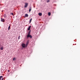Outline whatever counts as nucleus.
Returning <instances> with one entry per match:
<instances>
[{
    "instance_id": "nucleus-8",
    "label": "nucleus",
    "mask_w": 80,
    "mask_h": 80,
    "mask_svg": "<svg viewBox=\"0 0 80 80\" xmlns=\"http://www.w3.org/2000/svg\"><path fill=\"white\" fill-rule=\"evenodd\" d=\"M0 49L1 50H3V47H1V48H0Z\"/></svg>"
},
{
    "instance_id": "nucleus-5",
    "label": "nucleus",
    "mask_w": 80,
    "mask_h": 80,
    "mask_svg": "<svg viewBox=\"0 0 80 80\" xmlns=\"http://www.w3.org/2000/svg\"><path fill=\"white\" fill-rule=\"evenodd\" d=\"M29 43V42L28 41L26 44V47H27V45H28Z\"/></svg>"
},
{
    "instance_id": "nucleus-10",
    "label": "nucleus",
    "mask_w": 80,
    "mask_h": 80,
    "mask_svg": "<svg viewBox=\"0 0 80 80\" xmlns=\"http://www.w3.org/2000/svg\"><path fill=\"white\" fill-rule=\"evenodd\" d=\"M48 14L49 16H50V15H51V13H50V12H48Z\"/></svg>"
},
{
    "instance_id": "nucleus-2",
    "label": "nucleus",
    "mask_w": 80,
    "mask_h": 80,
    "mask_svg": "<svg viewBox=\"0 0 80 80\" xmlns=\"http://www.w3.org/2000/svg\"><path fill=\"white\" fill-rule=\"evenodd\" d=\"M22 45L23 48H25L26 47V45L23 43L22 44Z\"/></svg>"
},
{
    "instance_id": "nucleus-4",
    "label": "nucleus",
    "mask_w": 80,
    "mask_h": 80,
    "mask_svg": "<svg viewBox=\"0 0 80 80\" xmlns=\"http://www.w3.org/2000/svg\"><path fill=\"white\" fill-rule=\"evenodd\" d=\"M27 6H28V3H25V6L24 7L25 8H26L27 7Z\"/></svg>"
},
{
    "instance_id": "nucleus-11",
    "label": "nucleus",
    "mask_w": 80,
    "mask_h": 80,
    "mask_svg": "<svg viewBox=\"0 0 80 80\" xmlns=\"http://www.w3.org/2000/svg\"><path fill=\"white\" fill-rule=\"evenodd\" d=\"M32 18H31V19H30V21L29 22V23H31V22H32Z\"/></svg>"
},
{
    "instance_id": "nucleus-6",
    "label": "nucleus",
    "mask_w": 80,
    "mask_h": 80,
    "mask_svg": "<svg viewBox=\"0 0 80 80\" xmlns=\"http://www.w3.org/2000/svg\"><path fill=\"white\" fill-rule=\"evenodd\" d=\"M30 28H31V26H29V27L28 28V30H30Z\"/></svg>"
},
{
    "instance_id": "nucleus-19",
    "label": "nucleus",
    "mask_w": 80,
    "mask_h": 80,
    "mask_svg": "<svg viewBox=\"0 0 80 80\" xmlns=\"http://www.w3.org/2000/svg\"><path fill=\"white\" fill-rule=\"evenodd\" d=\"M42 13H40V16H42Z\"/></svg>"
},
{
    "instance_id": "nucleus-1",
    "label": "nucleus",
    "mask_w": 80,
    "mask_h": 80,
    "mask_svg": "<svg viewBox=\"0 0 80 80\" xmlns=\"http://www.w3.org/2000/svg\"><path fill=\"white\" fill-rule=\"evenodd\" d=\"M28 37H30V38H32V36L30 34H28L27 36V38H28Z\"/></svg>"
},
{
    "instance_id": "nucleus-24",
    "label": "nucleus",
    "mask_w": 80,
    "mask_h": 80,
    "mask_svg": "<svg viewBox=\"0 0 80 80\" xmlns=\"http://www.w3.org/2000/svg\"><path fill=\"white\" fill-rule=\"evenodd\" d=\"M43 28V27H42V28H41V29H42V28Z\"/></svg>"
},
{
    "instance_id": "nucleus-16",
    "label": "nucleus",
    "mask_w": 80,
    "mask_h": 80,
    "mask_svg": "<svg viewBox=\"0 0 80 80\" xmlns=\"http://www.w3.org/2000/svg\"><path fill=\"white\" fill-rule=\"evenodd\" d=\"M2 77H3V76H0V80H1V79H2Z\"/></svg>"
},
{
    "instance_id": "nucleus-9",
    "label": "nucleus",
    "mask_w": 80,
    "mask_h": 80,
    "mask_svg": "<svg viewBox=\"0 0 80 80\" xmlns=\"http://www.w3.org/2000/svg\"><path fill=\"white\" fill-rule=\"evenodd\" d=\"M25 15V17H28V15L27 14H26Z\"/></svg>"
},
{
    "instance_id": "nucleus-7",
    "label": "nucleus",
    "mask_w": 80,
    "mask_h": 80,
    "mask_svg": "<svg viewBox=\"0 0 80 80\" xmlns=\"http://www.w3.org/2000/svg\"><path fill=\"white\" fill-rule=\"evenodd\" d=\"M31 10H32V8L30 7V9H29V12H31Z\"/></svg>"
},
{
    "instance_id": "nucleus-12",
    "label": "nucleus",
    "mask_w": 80,
    "mask_h": 80,
    "mask_svg": "<svg viewBox=\"0 0 80 80\" xmlns=\"http://www.w3.org/2000/svg\"><path fill=\"white\" fill-rule=\"evenodd\" d=\"M10 26H9L8 27V30H10Z\"/></svg>"
},
{
    "instance_id": "nucleus-22",
    "label": "nucleus",
    "mask_w": 80,
    "mask_h": 80,
    "mask_svg": "<svg viewBox=\"0 0 80 80\" xmlns=\"http://www.w3.org/2000/svg\"><path fill=\"white\" fill-rule=\"evenodd\" d=\"M12 15H13V13H12Z\"/></svg>"
},
{
    "instance_id": "nucleus-14",
    "label": "nucleus",
    "mask_w": 80,
    "mask_h": 80,
    "mask_svg": "<svg viewBox=\"0 0 80 80\" xmlns=\"http://www.w3.org/2000/svg\"><path fill=\"white\" fill-rule=\"evenodd\" d=\"M15 60H16V59H15V58H14L13 59V61H15Z\"/></svg>"
},
{
    "instance_id": "nucleus-21",
    "label": "nucleus",
    "mask_w": 80,
    "mask_h": 80,
    "mask_svg": "<svg viewBox=\"0 0 80 80\" xmlns=\"http://www.w3.org/2000/svg\"><path fill=\"white\" fill-rule=\"evenodd\" d=\"M8 72H10V71H9V70H8Z\"/></svg>"
},
{
    "instance_id": "nucleus-13",
    "label": "nucleus",
    "mask_w": 80,
    "mask_h": 80,
    "mask_svg": "<svg viewBox=\"0 0 80 80\" xmlns=\"http://www.w3.org/2000/svg\"><path fill=\"white\" fill-rule=\"evenodd\" d=\"M30 31H29L28 32V35H30Z\"/></svg>"
},
{
    "instance_id": "nucleus-15",
    "label": "nucleus",
    "mask_w": 80,
    "mask_h": 80,
    "mask_svg": "<svg viewBox=\"0 0 80 80\" xmlns=\"http://www.w3.org/2000/svg\"><path fill=\"white\" fill-rule=\"evenodd\" d=\"M47 3H48L50 2V0H47Z\"/></svg>"
},
{
    "instance_id": "nucleus-17",
    "label": "nucleus",
    "mask_w": 80,
    "mask_h": 80,
    "mask_svg": "<svg viewBox=\"0 0 80 80\" xmlns=\"http://www.w3.org/2000/svg\"><path fill=\"white\" fill-rule=\"evenodd\" d=\"M18 40H19V39H20V36H19V37H18Z\"/></svg>"
},
{
    "instance_id": "nucleus-20",
    "label": "nucleus",
    "mask_w": 80,
    "mask_h": 80,
    "mask_svg": "<svg viewBox=\"0 0 80 80\" xmlns=\"http://www.w3.org/2000/svg\"><path fill=\"white\" fill-rule=\"evenodd\" d=\"M38 15L39 16H40V12L39 13Z\"/></svg>"
},
{
    "instance_id": "nucleus-3",
    "label": "nucleus",
    "mask_w": 80,
    "mask_h": 80,
    "mask_svg": "<svg viewBox=\"0 0 80 80\" xmlns=\"http://www.w3.org/2000/svg\"><path fill=\"white\" fill-rule=\"evenodd\" d=\"M1 22H5V19H4L2 18H1Z\"/></svg>"
},
{
    "instance_id": "nucleus-23",
    "label": "nucleus",
    "mask_w": 80,
    "mask_h": 80,
    "mask_svg": "<svg viewBox=\"0 0 80 80\" xmlns=\"http://www.w3.org/2000/svg\"><path fill=\"white\" fill-rule=\"evenodd\" d=\"M1 80H3V78H2Z\"/></svg>"
},
{
    "instance_id": "nucleus-18",
    "label": "nucleus",
    "mask_w": 80,
    "mask_h": 80,
    "mask_svg": "<svg viewBox=\"0 0 80 80\" xmlns=\"http://www.w3.org/2000/svg\"><path fill=\"white\" fill-rule=\"evenodd\" d=\"M4 17H6V15H5V14L4 15Z\"/></svg>"
}]
</instances>
